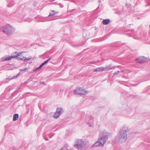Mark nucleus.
<instances>
[{"instance_id":"f257e3e1","label":"nucleus","mask_w":150,"mask_h":150,"mask_svg":"<svg viewBox=\"0 0 150 150\" xmlns=\"http://www.w3.org/2000/svg\"><path fill=\"white\" fill-rule=\"evenodd\" d=\"M128 131L127 128L125 126H123L120 130V132L118 134V140L121 143L125 142L127 139V132Z\"/></svg>"},{"instance_id":"f03ea898","label":"nucleus","mask_w":150,"mask_h":150,"mask_svg":"<svg viewBox=\"0 0 150 150\" xmlns=\"http://www.w3.org/2000/svg\"><path fill=\"white\" fill-rule=\"evenodd\" d=\"M1 30L4 33L8 35H11L15 31L14 28L9 24L2 27Z\"/></svg>"},{"instance_id":"7ed1b4c3","label":"nucleus","mask_w":150,"mask_h":150,"mask_svg":"<svg viewBox=\"0 0 150 150\" xmlns=\"http://www.w3.org/2000/svg\"><path fill=\"white\" fill-rule=\"evenodd\" d=\"M108 133L104 132H102L99 136L98 140L100 141L103 146L107 141L108 139Z\"/></svg>"},{"instance_id":"20e7f679","label":"nucleus","mask_w":150,"mask_h":150,"mask_svg":"<svg viewBox=\"0 0 150 150\" xmlns=\"http://www.w3.org/2000/svg\"><path fill=\"white\" fill-rule=\"evenodd\" d=\"M85 146L84 141L82 139H79L76 141L74 146L78 150H82V148Z\"/></svg>"},{"instance_id":"39448f33","label":"nucleus","mask_w":150,"mask_h":150,"mask_svg":"<svg viewBox=\"0 0 150 150\" xmlns=\"http://www.w3.org/2000/svg\"><path fill=\"white\" fill-rule=\"evenodd\" d=\"M74 93L75 94L85 95L88 93V92L80 87H77L74 90Z\"/></svg>"},{"instance_id":"423d86ee","label":"nucleus","mask_w":150,"mask_h":150,"mask_svg":"<svg viewBox=\"0 0 150 150\" xmlns=\"http://www.w3.org/2000/svg\"><path fill=\"white\" fill-rule=\"evenodd\" d=\"M136 60L137 62L141 63L146 61H150V59H147L144 57L142 56L137 58Z\"/></svg>"},{"instance_id":"0eeeda50","label":"nucleus","mask_w":150,"mask_h":150,"mask_svg":"<svg viewBox=\"0 0 150 150\" xmlns=\"http://www.w3.org/2000/svg\"><path fill=\"white\" fill-rule=\"evenodd\" d=\"M12 58H13V55L11 56H5L1 58V61L2 62H4L9 61L11 60Z\"/></svg>"},{"instance_id":"6e6552de","label":"nucleus","mask_w":150,"mask_h":150,"mask_svg":"<svg viewBox=\"0 0 150 150\" xmlns=\"http://www.w3.org/2000/svg\"><path fill=\"white\" fill-rule=\"evenodd\" d=\"M101 145H102V144H101V143L98 140L97 141L95 142V143L92 145L91 147L92 148H93L95 147Z\"/></svg>"},{"instance_id":"1a4fd4ad","label":"nucleus","mask_w":150,"mask_h":150,"mask_svg":"<svg viewBox=\"0 0 150 150\" xmlns=\"http://www.w3.org/2000/svg\"><path fill=\"white\" fill-rule=\"evenodd\" d=\"M105 69L103 67L97 68L94 70V71H103Z\"/></svg>"},{"instance_id":"9d476101","label":"nucleus","mask_w":150,"mask_h":150,"mask_svg":"<svg viewBox=\"0 0 150 150\" xmlns=\"http://www.w3.org/2000/svg\"><path fill=\"white\" fill-rule=\"evenodd\" d=\"M89 120L88 119V117H86V119L87 120H88V122L87 123H91L93 122V117L91 116H88Z\"/></svg>"},{"instance_id":"9b49d317","label":"nucleus","mask_w":150,"mask_h":150,"mask_svg":"<svg viewBox=\"0 0 150 150\" xmlns=\"http://www.w3.org/2000/svg\"><path fill=\"white\" fill-rule=\"evenodd\" d=\"M56 112H57V113L60 115H61L63 112L64 110L62 108H58L56 110Z\"/></svg>"},{"instance_id":"f8f14e48","label":"nucleus","mask_w":150,"mask_h":150,"mask_svg":"<svg viewBox=\"0 0 150 150\" xmlns=\"http://www.w3.org/2000/svg\"><path fill=\"white\" fill-rule=\"evenodd\" d=\"M18 115L17 114H14L13 116V121H16L18 120Z\"/></svg>"},{"instance_id":"ddd939ff","label":"nucleus","mask_w":150,"mask_h":150,"mask_svg":"<svg viewBox=\"0 0 150 150\" xmlns=\"http://www.w3.org/2000/svg\"><path fill=\"white\" fill-rule=\"evenodd\" d=\"M21 52H18V53H17V52H15V53H14V54H15L16 55H13V58H17V59H19V58L18 57V56H19L21 55Z\"/></svg>"},{"instance_id":"4468645a","label":"nucleus","mask_w":150,"mask_h":150,"mask_svg":"<svg viewBox=\"0 0 150 150\" xmlns=\"http://www.w3.org/2000/svg\"><path fill=\"white\" fill-rule=\"evenodd\" d=\"M32 58V57L31 56L30 57L28 58H25L24 59H23V58H20V59L21 60L25 62H27L28 61L30 60Z\"/></svg>"},{"instance_id":"2eb2a0df","label":"nucleus","mask_w":150,"mask_h":150,"mask_svg":"<svg viewBox=\"0 0 150 150\" xmlns=\"http://www.w3.org/2000/svg\"><path fill=\"white\" fill-rule=\"evenodd\" d=\"M110 22V20L108 19L104 20L103 21V23L104 25H107Z\"/></svg>"},{"instance_id":"dca6fc26","label":"nucleus","mask_w":150,"mask_h":150,"mask_svg":"<svg viewBox=\"0 0 150 150\" xmlns=\"http://www.w3.org/2000/svg\"><path fill=\"white\" fill-rule=\"evenodd\" d=\"M60 115L56 111L54 115L53 116V117L54 118H58Z\"/></svg>"},{"instance_id":"f3484780","label":"nucleus","mask_w":150,"mask_h":150,"mask_svg":"<svg viewBox=\"0 0 150 150\" xmlns=\"http://www.w3.org/2000/svg\"><path fill=\"white\" fill-rule=\"evenodd\" d=\"M52 12H53V13H50L49 15L48 16V17L53 16H54V14L57 13L58 12H57L55 13V11L54 10H52Z\"/></svg>"},{"instance_id":"a211bd4d","label":"nucleus","mask_w":150,"mask_h":150,"mask_svg":"<svg viewBox=\"0 0 150 150\" xmlns=\"http://www.w3.org/2000/svg\"><path fill=\"white\" fill-rule=\"evenodd\" d=\"M121 72V71H118L114 72V75H116L117 74H118V73H120Z\"/></svg>"},{"instance_id":"6ab92c4d","label":"nucleus","mask_w":150,"mask_h":150,"mask_svg":"<svg viewBox=\"0 0 150 150\" xmlns=\"http://www.w3.org/2000/svg\"><path fill=\"white\" fill-rule=\"evenodd\" d=\"M27 69L26 68H25L24 69H20V71H25Z\"/></svg>"},{"instance_id":"aec40b11","label":"nucleus","mask_w":150,"mask_h":150,"mask_svg":"<svg viewBox=\"0 0 150 150\" xmlns=\"http://www.w3.org/2000/svg\"><path fill=\"white\" fill-rule=\"evenodd\" d=\"M51 58H49V59H47V60L46 61H45V62L46 63V64H47V62L49 61L51 59Z\"/></svg>"},{"instance_id":"412c9836","label":"nucleus","mask_w":150,"mask_h":150,"mask_svg":"<svg viewBox=\"0 0 150 150\" xmlns=\"http://www.w3.org/2000/svg\"><path fill=\"white\" fill-rule=\"evenodd\" d=\"M41 69L40 68V67H38V68H36L35 70V71H37L39 70H40V69Z\"/></svg>"},{"instance_id":"4be33fe9","label":"nucleus","mask_w":150,"mask_h":150,"mask_svg":"<svg viewBox=\"0 0 150 150\" xmlns=\"http://www.w3.org/2000/svg\"><path fill=\"white\" fill-rule=\"evenodd\" d=\"M43 66V65H42V64H41L40 66L39 67H40V68L41 69V68Z\"/></svg>"},{"instance_id":"5701e85b","label":"nucleus","mask_w":150,"mask_h":150,"mask_svg":"<svg viewBox=\"0 0 150 150\" xmlns=\"http://www.w3.org/2000/svg\"><path fill=\"white\" fill-rule=\"evenodd\" d=\"M43 66V65H42V64H41L40 66L39 67H40V68L41 69V68Z\"/></svg>"},{"instance_id":"b1692460","label":"nucleus","mask_w":150,"mask_h":150,"mask_svg":"<svg viewBox=\"0 0 150 150\" xmlns=\"http://www.w3.org/2000/svg\"><path fill=\"white\" fill-rule=\"evenodd\" d=\"M43 66V65H42V64H41L40 66L39 67H40V68L41 69V68Z\"/></svg>"},{"instance_id":"393cba45","label":"nucleus","mask_w":150,"mask_h":150,"mask_svg":"<svg viewBox=\"0 0 150 150\" xmlns=\"http://www.w3.org/2000/svg\"><path fill=\"white\" fill-rule=\"evenodd\" d=\"M40 83L42 84H43L44 85H46V83H45L44 82H40Z\"/></svg>"},{"instance_id":"a878e982","label":"nucleus","mask_w":150,"mask_h":150,"mask_svg":"<svg viewBox=\"0 0 150 150\" xmlns=\"http://www.w3.org/2000/svg\"><path fill=\"white\" fill-rule=\"evenodd\" d=\"M42 64V65H43L44 66V65L46 64V63L45 62H44Z\"/></svg>"},{"instance_id":"bb28decb","label":"nucleus","mask_w":150,"mask_h":150,"mask_svg":"<svg viewBox=\"0 0 150 150\" xmlns=\"http://www.w3.org/2000/svg\"><path fill=\"white\" fill-rule=\"evenodd\" d=\"M42 64V65H43L44 66V65L46 64V63L45 62H44Z\"/></svg>"},{"instance_id":"cd10ccee","label":"nucleus","mask_w":150,"mask_h":150,"mask_svg":"<svg viewBox=\"0 0 150 150\" xmlns=\"http://www.w3.org/2000/svg\"><path fill=\"white\" fill-rule=\"evenodd\" d=\"M64 149V147L58 150H63Z\"/></svg>"},{"instance_id":"c85d7f7f","label":"nucleus","mask_w":150,"mask_h":150,"mask_svg":"<svg viewBox=\"0 0 150 150\" xmlns=\"http://www.w3.org/2000/svg\"><path fill=\"white\" fill-rule=\"evenodd\" d=\"M15 52H13V53H12V55H16V54H14V53Z\"/></svg>"},{"instance_id":"c756f323","label":"nucleus","mask_w":150,"mask_h":150,"mask_svg":"<svg viewBox=\"0 0 150 150\" xmlns=\"http://www.w3.org/2000/svg\"><path fill=\"white\" fill-rule=\"evenodd\" d=\"M12 79V78H10V79Z\"/></svg>"}]
</instances>
